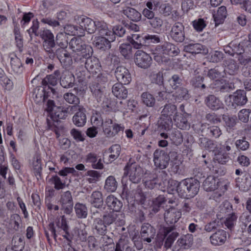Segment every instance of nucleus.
Wrapping results in <instances>:
<instances>
[{"mask_svg": "<svg viewBox=\"0 0 251 251\" xmlns=\"http://www.w3.org/2000/svg\"><path fill=\"white\" fill-rule=\"evenodd\" d=\"M145 36H143L137 34H132L131 36H127V40L136 49H141L145 46Z\"/></svg>", "mask_w": 251, "mask_h": 251, "instance_id": "obj_43", "label": "nucleus"}, {"mask_svg": "<svg viewBox=\"0 0 251 251\" xmlns=\"http://www.w3.org/2000/svg\"><path fill=\"white\" fill-rule=\"evenodd\" d=\"M60 75L58 70L55 71L53 74L47 75L42 81L43 87V100L45 101L50 97V94L54 95L55 90L52 87L57 85Z\"/></svg>", "mask_w": 251, "mask_h": 251, "instance_id": "obj_6", "label": "nucleus"}, {"mask_svg": "<svg viewBox=\"0 0 251 251\" xmlns=\"http://www.w3.org/2000/svg\"><path fill=\"white\" fill-rule=\"evenodd\" d=\"M173 94L176 101H180L183 100H187L190 98V94L188 89L183 87H180Z\"/></svg>", "mask_w": 251, "mask_h": 251, "instance_id": "obj_51", "label": "nucleus"}, {"mask_svg": "<svg viewBox=\"0 0 251 251\" xmlns=\"http://www.w3.org/2000/svg\"><path fill=\"white\" fill-rule=\"evenodd\" d=\"M95 229L98 234L105 235L107 230V226L103 221L100 218H96L94 223Z\"/></svg>", "mask_w": 251, "mask_h": 251, "instance_id": "obj_63", "label": "nucleus"}, {"mask_svg": "<svg viewBox=\"0 0 251 251\" xmlns=\"http://www.w3.org/2000/svg\"><path fill=\"white\" fill-rule=\"evenodd\" d=\"M225 70L222 67L217 66L208 70L207 76L212 80H220L224 76Z\"/></svg>", "mask_w": 251, "mask_h": 251, "instance_id": "obj_48", "label": "nucleus"}, {"mask_svg": "<svg viewBox=\"0 0 251 251\" xmlns=\"http://www.w3.org/2000/svg\"><path fill=\"white\" fill-rule=\"evenodd\" d=\"M84 161L90 164L94 169L101 170L104 167L101 157L94 152L87 154L85 156Z\"/></svg>", "mask_w": 251, "mask_h": 251, "instance_id": "obj_25", "label": "nucleus"}, {"mask_svg": "<svg viewBox=\"0 0 251 251\" xmlns=\"http://www.w3.org/2000/svg\"><path fill=\"white\" fill-rule=\"evenodd\" d=\"M217 177L212 176H207L203 183V187L206 191H213L220 188L221 182Z\"/></svg>", "mask_w": 251, "mask_h": 251, "instance_id": "obj_32", "label": "nucleus"}, {"mask_svg": "<svg viewBox=\"0 0 251 251\" xmlns=\"http://www.w3.org/2000/svg\"><path fill=\"white\" fill-rule=\"evenodd\" d=\"M168 133L162 132L160 133V136L164 139L170 138L172 143L175 145H179L183 142V136L180 131L176 128L169 129L167 130Z\"/></svg>", "mask_w": 251, "mask_h": 251, "instance_id": "obj_23", "label": "nucleus"}, {"mask_svg": "<svg viewBox=\"0 0 251 251\" xmlns=\"http://www.w3.org/2000/svg\"><path fill=\"white\" fill-rule=\"evenodd\" d=\"M204 102L206 106L212 110H218L223 105L222 101L219 98L214 95H209L205 97Z\"/></svg>", "mask_w": 251, "mask_h": 251, "instance_id": "obj_40", "label": "nucleus"}, {"mask_svg": "<svg viewBox=\"0 0 251 251\" xmlns=\"http://www.w3.org/2000/svg\"><path fill=\"white\" fill-rule=\"evenodd\" d=\"M86 109L83 106H79L78 111L73 117V122L77 127L83 126L86 123Z\"/></svg>", "mask_w": 251, "mask_h": 251, "instance_id": "obj_33", "label": "nucleus"}, {"mask_svg": "<svg viewBox=\"0 0 251 251\" xmlns=\"http://www.w3.org/2000/svg\"><path fill=\"white\" fill-rule=\"evenodd\" d=\"M134 61L136 65L139 67L147 69L151 64L152 58L145 51L138 50L135 54Z\"/></svg>", "mask_w": 251, "mask_h": 251, "instance_id": "obj_15", "label": "nucleus"}, {"mask_svg": "<svg viewBox=\"0 0 251 251\" xmlns=\"http://www.w3.org/2000/svg\"><path fill=\"white\" fill-rule=\"evenodd\" d=\"M178 114L177 112L176 106L173 104H165L161 112L160 125L162 128L168 130L172 126V118Z\"/></svg>", "mask_w": 251, "mask_h": 251, "instance_id": "obj_7", "label": "nucleus"}, {"mask_svg": "<svg viewBox=\"0 0 251 251\" xmlns=\"http://www.w3.org/2000/svg\"><path fill=\"white\" fill-rule=\"evenodd\" d=\"M123 85L122 83H116L112 88L113 94L119 99H125L127 96V90Z\"/></svg>", "mask_w": 251, "mask_h": 251, "instance_id": "obj_42", "label": "nucleus"}, {"mask_svg": "<svg viewBox=\"0 0 251 251\" xmlns=\"http://www.w3.org/2000/svg\"><path fill=\"white\" fill-rule=\"evenodd\" d=\"M227 16V11L226 7L222 6L219 7L217 12L213 15L215 26H217L219 25L224 23Z\"/></svg>", "mask_w": 251, "mask_h": 251, "instance_id": "obj_47", "label": "nucleus"}, {"mask_svg": "<svg viewBox=\"0 0 251 251\" xmlns=\"http://www.w3.org/2000/svg\"><path fill=\"white\" fill-rule=\"evenodd\" d=\"M166 201L167 199L164 195H159L152 201L151 210L154 213L157 212Z\"/></svg>", "mask_w": 251, "mask_h": 251, "instance_id": "obj_57", "label": "nucleus"}, {"mask_svg": "<svg viewBox=\"0 0 251 251\" xmlns=\"http://www.w3.org/2000/svg\"><path fill=\"white\" fill-rule=\"evenodd\" d=\"M125 128L123 124H119L109 118L105 119L103 132L106 137L113 138L121 132L123 133Z\"/></svg>", "mask_w": 251, "mask_h": 251, "instance_id": "obj_9", "label": "nucleus"}, {"mask_svg": "<svg viewBox=\"0 0 251 251\" xmlns=\"http://www.w3.org/2000/svg\"><path fill=\"white\" fill-rule=\"evenodd\" d=\"M193 236L191 234H187L186 235L181 236L178 239L176 242V245L179 248L177 249H188L190 248L193 244Z\"/></svg>", "mask_w": 251, "mask_h": 251, "instance_id": "obj_44", "label": "nucleus"}, {"mask_svg": "<svg viewBox=\"0 0 251 251\" xmlns=\"http://www.w3.org/2000/svg\"><path fill=\"white\" fill-rule=\"evenodd\" d=\"M54 51L61 65L65 68L70 67L73 63V55H71L68 51L64 48H59Z\"/></svg>", "mask_w": 251, "mask_h": 251, "instance_id": "obj_20", "label": "nucleus"}, {"mask_svg": "<svg viewBox=\"0 0 251 251\" xmlns=\"http://www.w3.org/2000/svg\"><path fill=\"white\" fill-rule=\"evenodd\" d=\"M173 230L174 228L172 226L163 227L159 229V233L163 238H166L164 244L165 247L170 248L178 236V233Z\"/></svg>", "mask_w": 251, "mask_h": 251, "instance_id": "obj_19", "label": "nucleus"}, {"mask_svg": "<svg viewBox=\"0 0 251 251\" xmlns=\"http://www.w3.org/2000/svg\"><path fill=\"white\" fill-rule=\"evenodd\" d=\"M155 61L159 64L167 62L169 58L167 55L174 56L179 53L177 46L170 42H165L162 45H158L151 49Z\"/></svg>", "mask_w": 251, "mask_h": 251, "instance_id": "obj_3", "label": "nucleus"}, {"mask_svg": "<svg viewBox=\"0 0 251 251\" xmlns=\"http://www.w3.org/2000/svg\"><path fill=\"white\" fill-rule=\"evenodd\" d=\"M123 13L129 19L134 22L139 21L141 19V14L133 8L126 7L123 10Z\"/></svg>", "mask_w": 251, "mask_h": 251, "instance_id": "obj_46", "label": "nucleus"}, {"mask_svg": "<svg viewBox=\"0 0 251 251\" xmlns=\"http://www.w3.org/2000/svg\"><path fill=\"white\" fill-rule=\"evenodd\" d=\"M120 52L126 59L132 57V49L130 44H122L119 47Z\"/></svg>", "mask_w": 251, "mask_h": 251, "instance_id": "obj_62", "label": "nucleus"}, {"mask_svg": "<svg viewBox=\"0 0 251 251\" xmlns=\"http://www.w3.org/2000/svg\"><path fill=\"white\" fill-rule=\"evenodd\" d=\"M96 27L97 34L100 36H110L111 39H113V33L108 27L107 24L103 21L96 20Z\"/></svg>", "mask_w": 251, "mask_h": 251, "instance_id": "obj_38", "label": "nucleus"}, {"mask_svg": "<svg viewBox=\"0 0 251 251\" xmlns=\"http://www.w3.org/2000/svg\"><path fill=\"white\" fill-rule=\"evenodd\" d=\"M212 87L215 91L221 93L229 92L235 88L233 83L224 79L214 81L212 84Z\"/></svg>", "mask_w": 251, "mask_h": 251, "instance_id": "obj_22", "label": "nucleus"}, {"mask_svg": "<svg viewBox=\"0 0 251 251\" xmlns=\"http://www.w3.org/2000/svg\"><path fill=\"white\" fill-rule=\"evenodd\" d=\"M110 38V36L99 35L95 37L94 44L98 49L102 50H108L111 48V42L114 41Z\"/></svg>", "mask_w": 251, "mask_h": 251, "instance_id": "obj_31", "label": "nucleus"}, {"mask_svg": "<svg viewBox=\"0 0 251 251\" xmlns=\"http://www.w3.org/2000/svg\"><path fill=\"white\" fill-rule=\"evenodd\" d=\"M200 147L209 151L216 152L218 151V147L216 141L209 139L206 137H200L198 140Z\"/></svg>", "mask_w": 251, "mask_h": 251, "instance_id": "obj_34", "label": "nucleus"}, {"mask_svg": "<svg viewBox=\"0 0 251 251\" xmlns=\"http://www.w3.org/2000/svg\"><path fill=\"white\" fill-rule=\"evenodd\" d=\"M200 130L202 133L205 132L206 135L215 138L219 137L222 134V131L219 127L215 126H208V125L202 124Z\"/></svg>", "mask_w": 251, "mask_h": 251, "instance_id": "obj_36", "label": "nucleus"}, {"mask_svg": "<svg viewBox=\"0 0 251 251\" xmlns=\"http://www.w3.org/2000/svg\"><path fill=\"white\" fill-rule=\"evenodd\" d=\"M181 212L175 208H170L164 213V219L167 224L176 223L181 217Z\"/></svg>", "mask_w": 251, "mask_h": 251, "instance_id": "obj_37", "label": "nucleus"}, {"mask_svg": "<svg viewBox=\"0 0 251 251\" xmlns=\"http://www.w3.org/2000/svg\"><path fill=\"white\" fill-rule=\"evenodd\" d=\"M170 36L172 39L178 43H182L185 39V30L183 24L176 23L171 27Z\"/></svg>", "mask_w": 251, "mask_h": 251, "instance_id": "obj_16", "label": "nucleus"}, {"mask_svg": "<svg viewBox=\"0 0 251 251\" xmlns=\"http://www.w3.org/2000/svg\"><path fill=\"white\" fill-rule=\"evenodd\" d=\"M92 125L99 129H103L105 119H103L100 113L96 112L93 114L91 118Z\"/></svg>", "mask_w": 251, "mask_h": 251, "instance_id": "obj_59", "label": "nucleus"}, {"mask_svg": "<svg viewBox=\"0 0 251 251\" xmlns=\"http://www.w3.org/2000/svg\"><path fill=\"white\" fill-rule=\"evenodd\" d=\"M118 187V182L115 177L113 176H108L105 181L104 190L108 192H115Z\"/></svg>", "mask_w": 251, "mask_h": 251, "instance_id": "obj_53", "label": "nucleus"}, {"mask_svg": "<svg viewBox=\"0 0 251 251\" xmlns=\"http://www.w3.org/2000/svg\"><path fill=\"white\" fill-rule=\"evenodd\" d=\"M69 47L72 50V55L75 63L81 62L82 58L88 57L93 53L91 46L85 44L79 38L74 37L70 41Z\"/></svg>", "mask_w": 251, "mask_h": 251, "instance_id": "obj_4", "label": "nucleus"}, {"mask_svg": "<svg viewBox=\"0 0 251 251\" xmlns=\"http://www.w3.org/2000/svg\"><path fill=\"white\" fill-rule=\"evenodd\" d=\"M32 165L35 175L40 176L42 171V163L40 155L36 154L33 157Z\"/></svg>", "mask_w": 251, "mask_h": 251, "instance_id": "obj_54", "label": "nucleus"}, {"mask_svg": "<svg viewBox=\"0 0 251 251\" xmlns=\"http://www.w3.org/2000/svg\"><path fill=\"white\" fill-rule=\"evenodd\" d=\"M207 18H199L192 22V25L197 32H201L208 24Z\"/></svg>", "mask_w": 251, "mask_h": 251, "instance_id": "obj_61", "label": "nucleus"}, {"mask_svg": "<svg viewBox=\"0 0 251 251\" xmlns=\"http://www.w3.org/2000/svg\"><path fill=\"white\" fill-rule=\"evenodd\" d=\"M105 202L108 209L113 212H120L123 206L122 201L113 195L107 196Z\"/></svg>", "mask_w": 251, "mask_h": 251, "instance_id": "obj_29", "label": "nucleus"}, {"mask_svg": "<svg viewBox=\"0 0 251 251\" xmlns=\"http://www.w3.org/2000/svg\"><path fill=\"white\" fill-rule=\"evenodd\" d=\"M223 119L225 123L227 130L233 129L237 121V117L235 115L231 116L228 114H224Z\"/></svg>", "mask_w": 251, "mask_h": 251, "instance_id": "obj_60", "label": "nucleus"}, {"mask_svg": "<svg viewBox=\"0 0 251 251\" xmlns=\"http://www.w3.org/2000/svg\"><path fill=\"white\" fill-rule=\"evenodd\" d=\"M88 201L91 205L97 208L95 211L93 212V210H91V212H93L94 215L99 214V210H102L101 208L103 206V201L102 194L101 192L99 191H93L91 195L88 197Z\"/></svg>", "mask_w": 251, "mask_h": 251, "instance_id": "obj_17", "label": "nucleus"}, {"mask_svg": "<svg viewBox=\"0 0 251 251\" xmlns=\"http://www.w3.org/2000/svg\"><path fill=\"white\" fill-rule=\"evenodd\" d=\"M77 23L79 24L80 27L79 31L80 36H84L85 31L89 34H92L96 32V20L94 21L91 18L84 16H78L77 19H75Z\"/></svg>", "mask_w": 251, "mask_h": 251, "instance_id": "obj_11", "label": "nucleus"}, {"mask_svg": "<svg viewBox=\"0 0 251 251\" xmlns=\"http://www.w3.org/2000/svg\"><path fill=\"white\" fill-rule=\"evenodd\" d=\"M169 160L170 156L164 150L157 149L154 152L153 161L154 165L159 169L166 168Z\"/></svg>", "mask_w": 251, "mask_h": 251, "instance_id": "obj_13", "label": "nucleus"}, {"mask_svg": "<svg viewBox=\"0 0 251 251\" xmlns=\"http://www.w3.org/2000/svg\"><path fill=\"white\" fill-rule=\"evenodd\" d=\"M55 223L56 226L62 229L65 232V234L63 235V237L69 242L68 244L69 246L65 248L67 249L69 247L71 246L70 244L72 240H75L73 231L72 230L71 233L69 232V227L68 225L66 218L64 216L56 218Z\"/></svg>", "mask_w": 251, "mask_h": 251, "instance_id": "obj_18", "label": "nucleus"}, {"mask_svg": "<svg viewBox=\"0 0 251 251\" xmlns=\"http://www.w3.org/2000/svg\"><path fill=\"white\" fill-rule=\"evenodd\" d=\"M60 77V84L64 88H72L75 84V76L70 72L63 73Z\"/></svg>", "mask_w": 251, "mask_h": 251, "instance_id": "obj_39", "label": "nucleus"}, {"mask_svg": "<svg viewBox=\"0 0 251 251\" xmlns=\"http://www.w3.org/2000/svg\"><path fill=\"white\" fill-rule=\"evenodd\" d=\"M228 186L229 183L226 180L222 181L221 182V185H220V188H218L220 192L217 191L213 193L212 195L213 199H214L216 201H220L221 198L225 192L227 190Z\"/></svg>", "mask_w": 251, "mask_h": 251, "instance_id": "obj_56", "label": "nucleus"}, {"mask_svg": "<svg viewBox=\"0 0 251 251\" xmlns=\"http://www.w3.org/2000/svg\"><path fill=\"white\" fill-rule=\"evenodd\" d=\"M229 98L232 101V105L234 107L243 106L247 103L248 100L246 93L242 90H237L233 95L229 96Z\"/></svg>", "mask_w": 251, "mask_h": 251, "instance_id": "obj_27", "label": "nucleus"}, {"mask_svg": "<svg viewBox=\"0 0 251 251\" xmlns=\"http://www.w3.org/2000/svg\"><path fill=\"white\" fill-rule=\"evenodd\" d=\"M227 239L226 232L224 229H219L209 237L210 242L215 246L224 245Z\"/></svg>", "mask_w": 251, "mask_h": 251, "instance_id": "obj_26", "label": "nucleus"}, {"mask_svg": "<svg viewBox=\"0 0 251 251\" xmlns=\"http://www.w3.org/2000/svg\"><path fill=\"white\" fill-rule=\"evenodd\" d=\"M171 183L176 188L171 189V194L176 191L180 198L185 199L195 197L198 193L200 187V181L192 177L183 179L180 182L174 181Z\"/></svg>", "mask_w": 251, "mask_h": 251, "instance_id": "obj_1", "label": "nucleus"}, {"mask_svg": "<svg viewBox=\"0 0 251 251\" xmlns=\"http://www.w3.org/2000/svg\"><path fill=\"white\" fill-rule=\"evenodd\" d=\"M226 53L233 56L235 54L241 55L245 51L243 44H236L230 42L227 46H225L224 49Z\"/></svg>", "mask_w": 251, "mask_h": 251, "instance_id": "obj_35", "label": "nucleus"}, {"mask_svg": "<svg viewBox=\"0 0 251 251\" xmlns=\"http://www.w3.org/2000/svg\"><path fill=\"white\" fill-rule=\"evenodd\" d=\"M230 158L229 153L222 152V151L216 153L211 160L207 156L206 153H202L200 161L203 162L208 169L218 176H223L225 174L226 170L224 168L220 166V164H225L229 161Z\"/></svg>", "mask_w": 251, "mask_h": 251, "instance_id": "obj_2", "label": "nucleus"}, {"mask_svg": "<svg viewBox=\"0 0 251 251\" xmlns=\"http://www.w3.org/2000/svg\"><path fill=\"white\" fill-rule=\"evenodd\" d=\"M63 98L68 103L74 104L71 106V109H77L79 108V104L80 103L79 98L76 95L72 92L66 93L63 95Z\"/></svg>", "mask_w": 251, "mask_h": 251, "instance_id": "obj_49", "label": "nucleus"}, {"mask_svg": "<svg viewBox=\"0 0 251 251\" xmlns=\"http://www.w3.org/2000/svg\"><path fill=\"white\" fill-rule=\"evenodd\" d=\"M226 68H224L225 72H226L230 75H233L237 74L238 71L239 65L235 60H229L226 63Z\"/></svg>", "mask_w": 251, "mask_h": 251, "instance_id": "obj_64", "label": "nucleus"}, {"mask_svg": "<svg viewBox=\"0 0 251 251\" xmlns=\"http://www.w3.org/2000/svg\"><path fill=\"white\" fill-rule=\"evenodd\" d=\"M150 79L151 83H155L160 88H164V82L162 72H152L150 75Z\"/></svg>", "mask_w": 251, "mask_h": 251, "instance_id": "obj_55", "label": "nucleus"}, {"mask_svg": "<svg viewBox=\"0 0 251 251\" xmlns=\"http://www.w3.org/2000/svg\"><path fill=\"white\" fill-rule=\"evenodd\" d=\"M74 208L76 215L78 218L83 219L87 217L88 209L85 204L77 202L75 204Z\"/></svg>", "mask_w": 251, "mask_h": 251, "instance_id": "obj_58", "label": "nucleus"}, {"mask_svg": "<svg viewBox=\"0 0 251 251\" xmlns=\"http://www.w3.org/2000/svg\"><path fill=\"white\" fill-rule=\"evenodd\" d=\"M92 54L91 53L89 56L82 58L81 62H76L75 64L80 67L84 66L88 71L92 74H97L100 71L101 65L99 59L92 57Z\"/></svg>", "mask_w": 251, "mask_h": 251, "instance_id": "obj_10", "label": "nucleus"}, {"mask_svg": "<svg viewBox=\"0 0 251 251\" xmlns=\"http://www.w3.org/2000/svg\"><path fill=\"white\" fill-rule=\"evenodd\" d=\"M140 234L144 241L150 243L155 234V229L150 224L144 223L141 226Z\"/></svg>", "mask_w": 251, "mask_h": 251, "instance_id": "obj_30", "label": "nucleus"}, {"mask_svg": "<svg viewBox=\"0 0 251 251\" xmlns=\"http://www.w3.org/2000/svg\"><path fill=\"white\" fill-rule=\"evenodd\" d=\"M10 65L12 70L15 74H21L24 71V67L20 60L16 55L10 58Z\"/></svg>", "mask_w": 251, "mask_h": 251, "instance_id": "obj_50", "label": "nucleus"}, {"mask_svg": "<svg viewBox=\"0 0 251 251\" xmlns=\"http://www.w3.org/2000/svg\"><path fill=\"white\" fill-rule=\"evenodd\" d=\"M125 174L128 175L130 180L134 183L139 182L143 176L142 169L137 167L135 163L127 164L125 168Z\"/></svg>", "mask_w": 251, "mask_h": 251, "instance_id": "obj_14", "label": "nucleus"}, {"mask_svg": "<svg viewBox=\"0 0 251 251\" xmlns=\"http://www.w3.org/2000/svg\"><path fill=\"white\" fill-rule=\"evenodd\" d=\"M115 75L118 83L124 85L128 84L131 81V76L128 70L123 66H118L115 71Z\"/></svg>", "mask_w": 251, "mask_h": 251, "instance_id": "obj_21", "label": "nucleus"}, {"mask_svg": "<svg viewBox=\"0 0 251 251\" xmlns=\"http://www.w3.org/2000/svg\"><path fill=\"white\" fill-rule=\"evenodd\" d=\"M39 37L43 41V46L44 50L50 54V58H54L56 44L53 34L50 30L43 28L39 30Z\"/></svg>", "mask_w": 251, "mask_h": 251, "instance_id": "obj_8", "label": "nucleus"}, {"mask_svg": "<svg viewBox=\"0 0 251 251\" xmlns=\"http://www.w3.org/2000/svg\"><path fill=\"white\" fill-rule=\"evenodd\" d=\"M189 115L186 112L183 114L176 115L174 117L175 125L177 127L182 130H188L190 128V123L188 122Z\"/></svg>", "mask_w": 251, "mask_h": 251, "instance_id": "obj_28", "label": "nucleus"}, {"mask_svg": "<svg viewBox=\"0 0 251 251\" xmlns=\"http://www.w3.org/2000/svg\"><path fill=\"white\" fill-rule=\"evenodd\" d=\"M85 225L83 224H78L73 229L74 236L75 240L80 241H86L87 238V232L85 230Z\"/></svg>", "mask_w": 251, "mask_h": 251, "instance_id": "obj_41", "label": "nucleus"}, {"mask_svg": "<svg viewBox=\"0 0 251 251\" xmlns=\"http://www.w3.org/2000/svg\"><path fill=\"white\" fill-rule=\"evenodd\" d=\"M182 85V79L178 75H174L164 81V89L168 93L172 90H177Z\"/></svg>", "mask_w": 251, "mask_h": 251, "instance_id": "obj_24", "label": "nucleus"}, {"mask_svg": "<svg viewBox=\"0 0 251 251\" xmlns=\"http://www.w3.org/2000/svg\"><path fill=\"white\" fill-rule=\"evenodd\" d=\"M167 176L166 172L163 169H156L151 173H146L143 180L146 187L152 189L157 188L162 181L166 180Z\"/></svg>", "mask_w": 251, "mask_h": 251, "instance_id": "obj_5", "label": "nucleus"}, {"mask_svg": "<svg viewBox=\"0 0 251 251\" xmlns=\"http://www.w3.org/2000/svg\"><path fill=\"white\" fill-rule=\"evenodd\" d=\"M68 116V112L60 107H57L50 115V121L58 124L59 120L65 119Z\"/></svg>", "mask_w": 251, "mask_h": 251, "instance_id": "obj_52", "label": "nucleus"}, {"mask_svg": "<svg viewBox=\"0 0 251 251\" xmlns=\"http://www.w3.org/2000/svg\"><path fill=\"white\" fill-rule=\"evenodd\" d=\"M12 248L16 251H22L25 246L24 237L19 234H15L11 241Z\"/></svg>", "mask_w": 251, "mask_h": 251, "instance_id": "obj_45", "label": "nucleus"}, {"mask_svg": "<svg viewBox=\"0 0 251 251\" xmlns=\"http://www.w3.org/2000/svg\"><path fill=\"white\" fill-rule=\"evenodd\" d=\"M58 202L61 205V210L66 214L70 215L73 211L74 202L72 193L70 191L63 192L60 195Z\"/></svg>", "mask_w": 251, "mask_h": 251, "instance_id": "obj_12", "label": "nucleus"}]
</instances>
